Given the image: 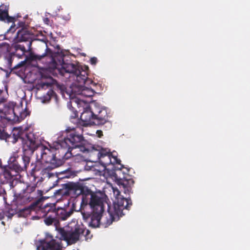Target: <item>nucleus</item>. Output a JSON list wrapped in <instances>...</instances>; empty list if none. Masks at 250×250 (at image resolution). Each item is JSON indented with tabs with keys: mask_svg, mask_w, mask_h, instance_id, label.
Returning <instances> with one entry per match:
<instances>
[{
	"mask_svg": "<svg viewBox=\"0 0 250 250\" xmlns=\"http://www.w3.org/2000/svg\"><path fill=\"white\" fill-rule=\"evenodd\" d=\"M112 189L115 197L112 206L108 204L105 198L98 194L88 192L82 195L80 210L84 220L90 217V226L107 227L113 221H118L124 214V209L131 205L130 199L121 195L119 189L113 187Z\"/></svg>",
	"mask_w": 250,
	"mask_h": 250,
	"instance_id": "nucleus-1",
	"label": "nucleus"
},
{
	"mask_svg": "<svg viewBox=\"0 0 250 250\" xmlns=\"http://www.w3.org/2000/svg\"><path fill=\"white\" fill-rule=\"evenodd\" d=\"M49 62H47V67L50 71L58 72L61 75L65 76L66 74H69L70 80L73 81L70 86L66 89L65 94L70 99L67 103V107L71 110L73 106H77V104L71 103L72 99L78 101L83 100V98H90L92 97L95 91L91 87L84 85L92 84L93 81L88 78V68L85 65H81L79 64L73 63H65L63 59L59 60V63L55 62L53 58L48 57Z\"/></svg>",
	"mask_w": 250,
	"mask_h": 250,
	"instance_id": "nucleus-2",
	"label": "nucleus"
},
{
	"mask_svg": "<svg viewBox=\"0 0 250 250\" xmlns=\"http://www.w3.org/2000/svg\"><path fill=\"white\" fill-rule=\"evenodd\" d=\"M73 212V209L67 210L62 208H58L55 212H53V215H46L44 219L46 225H54L56 229L59 231L62 238L68 245L76 242L85 231L86 234L88 232V230H85L83 225L78 224L75 219H73L65 227H61L59 220H66Z\"/></svg>",
	"mask_w": 250,
	"mask_h": 250,
	"instance_id": "nucleus-3",
	"label": "nucleus"
},
{
	"mask_svg": "<svg viewBox=\"0 0 250 250\" xmlns=\"http://www.w3.org/2000/svg\"><path fill=\"white\" fill-rule=\"evenodd\" d=\"M82 132V130L80 127L69 131L67 129L66 131L62 133V136L58 137L62 156L64 155L67 159L72 157L77 162L84 160L81 152L87 151L88 147L85 146L87 143L83 140Z\"/></svg>",
	"mask_w": 250,
	"mask_h": 250,
	"instance_id": "nucleus-4",
	"label": "nucleus"
},
{
	"mask_svg": "<svg viewBox=\"0 0 250 250\" xmlns=\"http://www.w3.org/2000/svg\"><path fill=\"white\" fill-rule=\"evenodd\" d=\"M15 31V25H12L10 28L7 30L4 35L5 39L9 40L10 42H21L29 41L27 45L28 50L30 51L29 55L26 57V59L31 61L41 62L44 64V68L49 70L47 67V62H49L48 57L53 58L55 62L59 63V60L62 57L67 55L68 52L67 50H58L56 54H53L51 51L47 48L46 45L45 52L42 55L35 54L31 52V46L32 42L31 40L33 38V35L31 34L28 30L25 29H22L18 31L16 35H13L12 36L11 34H13Z\"/></svg>",
	"mask_w": 250,
	"mask_h": 250,
	"instance_id": "nucleus-5",
	"label": "nucleus"
},
{
	"mask_svg": "<svg viewBox=\"0 0 250 250\" xmlns=\"http://www.w3.org/2000/svg\"><path fill=\"white\" fill-rule=\"evenodd\" d=\"M71 103L77 104L79 111L83 110L80 119L83 126L93 124H103L108 120L107 110L100 106L96 102L88 104V101L84 100L78 101L72 99Z\"/></svg>",
	"mask_w": 250,
	"mask_h": 250,
	"instance_id": "nucleus-6",
	"label": "nucleus"
},
{
	"mask_svg": "<svg viewBox=\"0 0 250 250\" xmlns=\"http://www.w3.org/2000/svg\"><path fill=\"white\" fill-rule=\"evenodd\" d=\"M2 139L13 144L20 140L22 143L23 150L29 151L31 153L34 151L36 152L39 146L42 144L37 134L33 132H27L26 128L22 126L15 127L12 131V135L4 133Z\"/></svg>",
	"mask_w": 250,
	"mask_h": 250,
	"instance_id": "nucleus-7",
	"label": "nucleus"
},
{
	"mask_svg": "<svg viewBox=\"0 0 250 250\" xmlns=\"http://www.w3.org/2000/svg\"><path fill=\"white\" fill-rule=\"evenodd\" d=\"M61 147L59 142H53L50 145L46 146L42 144L36 151L37 158L48 164L47 168H54L61 166L64 161L67 160L65 156H62Z\"/></svg>",
	"mask_w": 250,
	"mask_h": 250,
	"instance_id": "nucleus-8",
	"label": "nucleus"
},
{
	"mask_svg": "<svg viewBox=\"0 0 250 250\" xmlns=\"http://www.w3.org/2000/svg\"><path fill=\"white\" fill-rule=\"evenodd\" d=\"M4 110L6 118L15 122H20L29 114L25 108L23 109L21 103L16 104L14 102H9L5 105Z\"/></svg>",
	"mask_w": 250,
	"mask_h": 250,
	"instance_id": "nucleus-9",
	"label": "nucleus"
},
{
	"mask_svg": "<svg viewBox=\"0 0 250 250\" xmlns=\"http://www.w3.org/2000/svg\"><path fill=\"white\" fill-rule=\"evenodd\" d=\"M98 161L101 164V167L98 168L93 167V170L97 171L96 174L99 175L103 173L105 174V167L107 165L120 163V160L117 158L115 152L110 153V150L107 148L102 149V153Z\"/></svg>",
	"mask_w": 250,
	"mask_h": 250,
	"instance_id": "nucleus-10",
	"label": "nucleus"
},
{
	"mask_svg": "<svg viewBox=\"0 0 250 250\" xmlns=\"http://www.w3.org/2000/svg\"><path fill=\"white\" fill-rule=\"evenodd\" d=\"M123 166H121V167L118 168V169L115 171H108V173H109V177L117 183L121 190H123L125 194H129L134 182L130 178L127 179L124 176L123 178L121 177L122 173L121 168Z\"/></svg>",
	"mask_w": 250,
	"mask_h": 250,
	"instance_id": "nucleus-11",
	"label": "nucleus"
},
{
	"mask_svg": "<svg viewBox=\"0 0 250 250\" xmlns=\"http://www.w3.org/2000/svg\"><path fill=\"white\" fill-rule=\"evenodd\" d=\"M37 250H62V240L53 239L49 233H46L45 238L36 241L35 243Z\"/></svg>",
	"mask_w": 250,
	"mask_h": 250,
	"instance_id": "nucleus-12",
	"label": "nucleus"
},
{
	"mask_svg": "<svg viewBox=\"0 0 250 250\" xmlns=\"http://www.w3.org/2000/svg\"><path fill=\"white\" fill-rule=\"evenodd\" d=\"M29 163L30 158L27 156L23 155L21 158H19L17 164L14 165V169L8 170V169L6 168L4 172V178L7 180H11L19 172L26 170Z\"/></svg>",
	"mask_w": 250,
	"mask_h": 250,
	"instance_id": "nucleus-13",
	"label": "nucleus"
},
{
	"mask_svg": "<svg viewBox=\"0 0 250 250\" xmlns=\"http://www.w3.org/2000/svg\"><path fill=\"white\" fill-rule=\"evenodd\" d=\"M85 146H86V147H88L87 151H82L81 154L82 155V154H88L91 161H98L102 153V149H103V148L99 146H93L88 143Z\"/></svg>",
	"mask_w": 250,
	"mask_h": 250,
	"instance_id": "nucleus-14",
	"label": "nucleus"
},
{
	"mask_svg": "<svg viewBox=\"0 0 250 250\" xmlns=\"http://www.w3.org/2000/svg\"><path fill=\"white\" fill-rule=\"evenodd\" d=\"M35 188L34 187H28L26 190H24L22 193H20L16 198V202L18 206L22 205L30 202L33 198L31 196L28 192L34 191Z\"/></svg>",
	"mask_w": 250,
	"mask_h": 250,
	"instance_id": "nucleus-15",
	"label": "nucleus"
},
{
	"mask_svg": "<svg viewBox=\"0 0 250 250\" xmlns=\"http://www.w3.org/2000/svg\"><path fill=\"white\" fill-rule=\"evenodd\" d=\"M8 7L4 4L0 6V20L7 22L14 23L15 18L8 15Z\"/></svg>",
	"mask_w": 250,
	"mask_h": 250,
	"instance_id": "nucleus-16",
	"label": "nucleus"
},
{
	"mask_svg": "<svg viewBox=\"0 0 250 250\" xmlns=\"http://www.w3.org/2000/svg\"><path fill=\"white\" fill-rule=\"evenodd\" d=\"M18 154L16 153H14L11 157L9 158L8 163V166H4V167H1V171L2 172V175L4 177L5 174V170L6 169H8V170H11V169H14V165L17 164V162L18 160Z\"/></svg>",
	"mask_w": 250,
	"mask_h": 250,
	"instance_id": "nucleus-17",
	"label": "nucleus"
},
{
	"mask_svg": "<svg viewBox=\"0 0 250 250\" xmlns=\"http://www.w3.org/2000/svg\"><path fill=\"white\" fill-rule=\"evenodd\" d=\"M68 188L71 193L76 196L82 194L83 192V187L79 184L71 183L68 185Z\"/></svg>",
	"mask_w": 250,
	"mask_h": 250,
	"instance_id": "nucleus-18",
	"label": "nucleus"
},
{
	"mask_svg": "<svg viewBox=\"0 0 250 250\" xmlns=\"http://www.w3.org/2000/svg\"><path fill=\"white\" fill-rule=\"evenodd\" d=\"M54 92L52 89L49 88L46 94L40 98L41 102L43 104L48 103L50 101L51 98L54 96Z\"/></svg>",
	"mask_w": 250,
	"mask_h": 250,
	"instance_id": "nucleus-19",
	"label": "nucleus"
},
{
	"mask_svg": "<svg viewBox=\"0 0 250 250\" xmlns=\"http://www.w3.org/2000/svg\"><path fill=\"white\" fill-rule=\"evenodd\" d=\"M12 43L11 46L13 47L16 51L19 50L21 51V55H23L26 52V49L24 46L18 44V42H11Z\"/></svg>",
	"mask_w": 250,
	"mask_h": 250,
	"instance_id": "nucleus-20",
	"label": "nucleus"
},
{
	"mask_svg": "<svg viewBox=\"0 0 250 250\" xmlns=\"http://www.w3.org/2000/svg\"><path fill=\"white\" fill-rule=\"evenodd\" d=\"M0 46L1 47V51L3 52L9 51L10 45L5 42H2L0 43Z\"/></svg>",
	"mask_w": 250,
	"mask_h": 250,
	"instance_id": "nucleus-21",
	"label": "nucleus"
},
{
	"mask_svg": "<svg viewBox=\"0 0 250 250\" xmlns=\"http://www.w3.org/2000/svg\"><path fill=\"white\" fill-rule=\"evenodd\" d=\"M62 173L65 174V177L70 178L71 176H73L74 175V173L71 171L70 169H67L65 171L62 172Z\"/></svg>",
	"mask_w": 250,
	"mask_h": 250,
	"instance_id": "nucleus-22",
	"label": "nucleus"
},
{
	"mask_svg": "<svg viewBox=\"0 0 250 250\" xmlns=\"http://www.w3.org/2000/svg\"><path fill=\"white\" fill-rule=\"evenodd\" d=\"M32 208L30 207H24L22 208H19V210L21 211H22L24 214L27 215L28 214H30V211L31 210Z\"/></svg>",
	"mask_w": 250,
	"mask_h": 250,
	"instance_id": "nucleus-23",
	"label": "nucleus"
},
{
	"mask_svg": "<svg viewBox=\"0 0 250 250\" xmlns=\"http://www.w3.org/2000/svg\"><path fill=\"white\" fill-rule=\"evenodd\" d=\"M90 62L91 64L95 65L97 62V59L96 57H92L90 59Z\"/></svg>",
	"mask_w": 250,
	"mask_h": 250,
	"instance_id": "nucleus-24",
	"label": "nucleus"
},
{
	"mask_svg": "<svg viewBox=\"0 0 250 250\" xmlns=\"http://www.w3.org/2000/svg\"><path fill=\"white\" fill-rule=\"evenodd\" d=\"M62 18L66 21H69L70 20L71 17L69 14H67L62 16Z\"/></svg>",
	"mask_w": 250,
	"mask_h": 250,
	"instance_id": "nucleus-25",
	"label": "nucleus"
},
{
	"mask_svg": "<svg viewBox=\"0 0 250 250\" xmlns=\"http://www.w3.org/2000/svg\"><path fill=\"white\" fill-rule=\"evenodd\" d=\"M96 133L99 137H101L103 135L102 132L100 130H97Z\"/></svg>",
	"mask_w": 250,
	"mask_h": 250,
	"instance_id": "nucleus-26",
	"label": "nucleus"
},
{
	"mask_svg": "<svg viewBox=\"0 0 250 250\" xmlns=\"http://www.w3.org/2000/svg\"><path fill=\"white\" fill-rule=\"evenodd\" d=\"M21 65V63H19V64H17L16 66H14V68H17V67H20Z\"/></svg>",
	"mask_w": 250,
	"mask_h": 250,
	"instance_id": "nucleus-27",
	"label": "nucleus"
},
{
	"mask_svg": "<svg viewBox=\"0 0 250 250\" xmlns=\"http://www.w3.org/2000/svg\"><path fill=\"white\" fill-rule=\"evenodd\" d=\"M11 59H9L8 60V64L9 65L11 66Z\"/></svg>",
	"mask_w": 250,
	"mask_h": 250,
	"instance_id": "nucleus-28",
	"label": "nucleus"
},
{
	"mask_svg": "<svg viewBox=\"0 0 250 250\" xmlns=\"http://www.w3.org/2000/svg\"><path fill=\"white\" fill-rule=\"evenodd\" d=\"M38 192H39V194L40 195H42V191L41 190H38Z\"/></svg>",
	"mask_w": 250,
	"mask_h": 250,
	"instance_id": "nucleus-29",
	"label": "nucleus"
},
{
	"mask_svg": "<svg viewBox=\"0 0 250 250\" xmlns=\"http://www.w3.org/2000/svg\"><path fill=\"white\" fill-rule=\"evenodd\" d=\"M51 211L50 208H49V209H47V211H48V212H49V211Z\"/></svg>",
	"mask_w": 250,
	"mask_h": 250,
	"instance_id": "nucleus-30",
	"label": "nucleus"
},
{
	"mask_svg": "<svg viewBox=\"0 0 250 250\" xmlns=\"http://www.w3.org/2000/svg\"><path fill=\"white\" fill-rule=\"evenodd\" d=\"M47 208H45V211H47Z\"/></svg>",
	"mask_w": 250,
	"mask_h": 250,
	"instance_id": "nucleus-31",
	"label": "nucleus"
},
{
	"mask_svg": "<svg viewBox=\"0 0 250 250\" xmlns=\"http://www.w3.org/2000/svg\"><path fill=\"white\" fill-rule=\"evenodd\" d=\"M45 21H48V19H45Z\"/></svg>",
	"mask_w": 250,
	"mask_h": 250,
	"instance_id": "nucleus-32",
	"label": "nucleus"
}]
</instances>
